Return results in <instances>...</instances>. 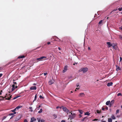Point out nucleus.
I'll return each mask as SVG.
<instances>
[{
    "label": "nucleus",
    "instance_id": "nucleus-48",
    "mask_svg": "<svg viewBox=\"0 0 122 122\" xmlns=\"http://www.w3.org/2000/svg\"><path fill=\"white\" fill-rule=\"evenodd\" d=\"M119 29L120 30H122V26H121V27L119 28Z\"/></svg>",
    "mask_w": 122,
    "mask_h": 122
},
{
    "label": "nucleus",
    "instance_id": "nucleus-10",
    "mask_svg": "<svg viewBox=\"0 0 122 122\" xmlns=\"http://www.w3.org/2000/svg\"><path fill=\"white\" fill-rule=\"evenodd\" d=\"M85 95V94L84 93H80L79 95V97H83Z\"/></svg>",
    "mask_w": 122,
    "mask_h": 122
},
{
    "label": "nucleus",
    "instance_id": "nucleus-8",
    "mask_svg": "<svg viewBox=\"0 0 122 122\" xmlns=\"http://www.w3.org/2000/svg\"><path fill=\"white\" fill-rule=\"evenodd\" d=\"M54 82V80L53 79L51 80L49 82V85H51Z\"/></svg>",
    "mask_w": 122,
    "mask_h": 122
},
{
    "label": "nucleus",
    "instance_id": "nucleus-6",
    "mask_svg": "<svg viewBox=\"0 0 122 122\" xmlns=\"http://www.w3.org/2000/svg\"><path fill=\"white\" fill-rule=\"evenodd\" d=\"M67 65L65 66L64 68V69L63 70V72L64 73L67 70Z\"/></svg>",
    "mask_w": 122,
    "mask_h": 122
},
{
    "label": "nucleus",
    "instance_id": "nucleus-37",
    "mask_svg": "<svg viewBox=\"0 0 122 122\" xmlns=\"http://www.w3.org/2000/svg\"><path fill=\"white\" fill-rule=\"evenodd\" d=\"M38 122H40V120H41V119L40 118H38L37 119Z\"/></svg>",
    "mask_w": 122,
    "mask_h": 122
},
{
    "label": "nucleus",
    "instance_id": "nucleus-58",
    "mask_svg": "<svg viewBox=\"0 0 122 122\" xmlns=\"http://www.w3.org/2000/svg\"><path fill=\"white\" fill-rule=\"evenodd\" d=\"M47 44H48L49 45V44H51V43H50V42H48L47 43Z\"/></svg>",
    "mask_w": 122,
    "mask_h": 122
},
{
    "label": "nucleus",
    "instance_id": "nucleus-14",
    "mask_svg": "<svg viewBox=\"0 0 122 122\" xmlns=\"http://www.w3.org/2000/svg\"><path fill=\"white\" fill-rule=\"evenodd\" d=\"M113 83L112 82H110L107 83V86H110L112 85Z\"/></svg>",
    "mask_w": 122,
    "mask_h": 122
},
{
    "label": "nucleus",
    "instance_id": "nucleus-28",
    "mask_svg": "<svg viewBox=\"0 0 122 122\" xmlns=\"http://www.w3.org/2000/svg\"><path fill=\"white\" fill-rule=\"evenodd\" d=\"M119 38L121 40H122V35H118Z\"/></svg>",
    "mask_w": 122,
    "mask_h": 122
},
{
    "label": "nucleus",
    "instance_id": "nucleus-63",
    "mask_svg": "<svg viewBox=\"0 0 122 122\" xmlns=\"http://www.w3.org/2000/svg\"><path fill=\"white\" fill-rule=\"evenodd\" d=\"M6 118V117H3V119H5Z\"/></svg>",
    "mask_w": 122,
    "mask_h": 122
},
{
    "label": "nucleus",
    "instance_id": "nucleus-2",
    "mask_svg": "<svg viewBox=\"0 0 122 122\" xmlns=\"http://www.w3.org/2000/svg\"><path fill=\"white\" fill-rule=\"evenodd\" d=\"M88 69L87 67L85 68H81L79 70V72H81L82 71L83 73H84L88 71Z\"/></svg>",
    "mask_w": 122,
    "mask_h": 122
},
{
    "label": "nucleus",
    "instance_id": "nucleus-56",
    "mask_svg": "<svg viewBox=\"0 0 122 122\" xmlns=\"http://www.w3.org/2000/svg\"><path fill=\"white\" fill-rule=\"evenodd\" d=\"M61 122H66V121L65 120H63L61 121Z\"/></svg>",
    "mask_w": 122,
    "mask_h": 122
},
{
    "label": "nucleus",
    "instance_id": "nucleus-16",
    "mask_svg": "<svg viewBox=\"0 0 122 122\" xmlns=\"http://www.w3.org/2000/svg\"><path fill=\"white\" fill-rule=\"evenodd\" d=\"M6 96H5L4 98H6V99H7L8 100H10L11 97V95L9 97H8L7 98L6 97Z\"/></svg>",
    "mask_w": 122,
    "mask_h": 122
},
{
    "label": "nucleus",
    "instance_id": "nucleus-42",
    "mask_svg": "<svg viewBox=\"0 0 122 122\" xmlns=\"http://www.w3.org/2000/svg\"><path fill=\"white\" fill-rule=\"evenodd\" d=\"M13 85H14L15 86V85L16 84H17L16 83V82H13Z\"/></svg>",
    "mask_w": 122,
    "mask_h": 122
},
{
    "label": "nucleus",
    "instance_id": "nucleus-1",
    "mask_svg": "<svg viewBox=\"0 0 122 122\" xmlns=\"http://www.w3.org/2000/svg\"><path fill=\"white\" fill-rule=\"evenodd\" d=\"M70 113H71V114L70 115H69V118L68 119L70 118L71 120L76 117V114L74 112H72L71 111Z\"/></svg>",
    "mask_w": 122,
    "mask_h": 122
},
{
    "label": "nucleus",
    "instance_id": "nucleus-61",
    "mask_svg": "<svg viewBox=\"0 0 122 122\" xmlns=\"http://www.w3.org/2000/svg\"><path fill=\"white\" fill-rule=\"evenodd\" d=\"M79 89V88H76V89L75 90V91H76V89H77V90H78Z\"/></svg>",
    "mask_w": 122,
    "mask_h": 122
},
{
    "label": "nucleus",
    "instance_id": "nucleus-19",
    "mask_svg": "<svg viewBox=\"0 0 122 122\" xmlns=\"http://www.w3.org/2000/svg\"><path fill=\"white\" fill-rule=\"evenodd\" d=\"M15 86L14 85H12V91H13L15 89Z\"/></svg>",
    "mask_w": 122,
    "mask_h": 122
},
{
    "label": "nucleus",
    "instance_id": "nucleus-36",
    "mask_svg": "<svg viewBox=\"0 0 122 122\" xmlns=\"http://www.w3.org/2000/svg\"><path fill=\"white\" fill-rule=\"evenodd\" d=\"M118 10L119 11H121L122 10V7L119 8L118 9Z\"/></svg>",
    "mask_w": 122,
    "mask_h": 122
},
{
    "label": "nucleus",
    "instance_id": "nucleus-52",
    "mask_svg": "<svg viewBox=\"0 0 122 122\" xmlns=\"http://www.w3.org/2000/svg\"><path fill=\"white\" fill-rule=\"evenodd\" d=\"M105 109H106L107 110L108 109V107H107L106 106L105 107Z\"/></svg>",
    "mask_w": 122,
    "mask_h": 122
},
{
    "label": "nucleus",
    "instance_id": "nucleus-24",
    "mask_svg": "<svg viewBox=\"0 0 122 122\" xmlns=\"http://www.w3.org/2000/svg\"><path fill=\"white\" fill-rule=\"evenodd\" d=\"M16 108H15L13 110H12L10 111V112H13V113H14V112H15V111H16Z\"/></svg>",
    "mask_w": 122,
    "mask_h": 122
},
{
    "label": "nucleus",
    "instance_id": "nucleus-43",
    "mask_svg": "<svg viewBox=\"0 0 122 122\" xmlns=\"http://www.w3.org/2000/svg\"><path fill=\"white\" fill-rule=\"evenodd\" d=\"M19 97V96H17V97H14V98H13V99H15L16 98H17Z\"/></svg>",
    "mask_w": 122,
    "mask_h": 122
},
{
    "label": "nucleus",
    "instance_id": "nucleus-15",
    "mask_svg": "<svg viewBox=\"0 0 122 122\" xmlns=\"http://www.w3.org/2000/svg\"><path fill=\"white\" fill-rule=\"evenodd\" d=\"M116 67L117 68L116 69V70L117 71H118L120 70V68L117 66V65L116 66Z\"/></svg>",
    "mask_w": 122,
    "mask_h": 122
},
{
    "label": "nucleus",
    "instance_id": "nucleus-18",
    "mask_svg": "<svg viewBox=\"0 0 122 122\" xmlns=\"http://www.w3.org/2000/svg\"><path fill=\"white\" fill-rule=\"evenodd\" d=\"M90 114V113H89L88 112H86L85 114V115H89Z\"/></svg>",
    "mask_w": 122,
    "mask_h": 122
},
{
    "label": "nucleus",
    "instance_id": "nucleus-31",
    "mask_svg": "<svg viewBox=\"0 0 122 122\" xmlns=\"http://www.w3.org/2000/svg\"><path fill=\"white\" fill-rule=\"evenodd\" d=\"M87 117H84L83 119L81 121H84V120H85L86 119Z\"/></svg>",
    "mask_w": 122,
    "mask_h": 122
},
{
    "label": "nucleus",
    "instance_id": "nucleus-49",
    "mask_svg": "<svg viewBox=\"0 0 122 122\" xmlns=\"http://www.w3.org/2000/svg\"><path fill=\"white\" fill-rule=\"evenodd\" d=\"M102 110L103 111H104V110H105V108L102 107Z\"/></svg>",
    "mask_w": 122,
    "mask_h": 122
},
{
    "label": "nucleus",
    "instance_id": "nucleus-25",
    "mask_svg": "<svg viewBox=\"0 0 122 122\" xmlns=\"http://www.w3.org/2000/svg\"><path fill=\"white\" fill-rule=\"evenodd\" d=\"M37 98V95L36 94V95L35 97V99L33 101V102L35 101L36 99Z\"/></svg>",
    "mask_w": 122,
    "mask_h": 122
},
{
    "label": "nucleus",
    "instance_id": "nucleus-54",
    "mask_svg": "<svg viewBox=\"0 0 122 122\" xmlns=\"http://www.w3.org/2000/svg\"><path fill=\"white\" fill-rule=\"evenodd\" d=\"M2 92V90H1L0 91V95L1 94V92Z\"/></svg>",
    "mask_w": 122,
    "mask_h": 122
},
{
    "label": "nucleus",
    "instance_id": "nucleus-44",
    "mask_svg": "<svg viewBox=\"0 0 122 122\" xmlns=\"http://www.w3.org/2000/svg\"><path fill=\"white\" fill-rule=\"evenodd\" d=\"M101 111L100 112V111H99L98 110H97V113H99L100 112H101Z\"/></svg>",
    "mask_w": 122,
    "mask_h": 122
},
{
    "label": "nucleus",
    "instance_id": "nucleus-7",
    "mask_svg": "<svg viewBox=\"0 0 122 122\" xmlns=\"http://www.w3.org/2000/svg\"><path fill=\"white\" fill-rule=\"evenodd\" d=\"M107 44L108 45L109 47H110L111 46H112L113 45V43L111 44L110 42H107Z\"/></svg>",
    "mask_w": 122,
    "mask_h": 122
},
{
    "label": "nucleus",
    "instance_id": "nucleus-17",
    "mask_svg": "<svg viewBox=\"0 0 122 122\" xmlns=\"http://www.w3.org/2000/svg\"><path fill=\"white\" fill-rule=\"evenodd\" d=\"M25 57V56L24 55L20 56L18 57V58L20 59L21 58H23Z\"/></svg>",
    "mask_w": 122,
    "mask_h": 122
},
{
    "label": "nucleus",
    "instance_id": "nucleus-26",
    "mask_svg": "<svg viewBox=\"0 0 122 122\" xmlns=\"http://www.w3.org/2000/svg\"><path fill=\"white\" fill-rule=\"evenodd\" d=\"M42 111V109H40V110L38 111V113H41Z\"/></svg>",
    "mask_w": 122,
    "mask_h": 122
},
{
    "label": "nucleus",
    "instance_id": "nucleus-41",
    "mask_svg": "<svg viewBox=\"0 0 122 122\" xmlns=\"http://www.w3.org/2000/svg\"><path fill=\"white\" fill-rule=\"evenodd\" d=\"M98 119H95L94 120H92L93 121H98Z\"/></svg>",
    "mask_w": 122,
    "mask_h": 122
},
{
    "label": "nucleus",
    "instance_id": "nucleus-29",
    "mask_svg": "<svg viewBox=\"0 0 122 122\" xmlns=\"http://www.w3.org/2000/svg\"><path fill=\"white\" fill-rule=\"evenodd\" d=\"M22 106H18V107H16V109H18L19 108H20L22 107Z\"/></svg>",
    "mask_w": 122,
    "mask_h": 122
},
{
    "label": "nucleus",
    "instance_id": "nucleus-22",
    "mask_svg": "<svg viewBox=\"0 0 122 122\" xmlns=\"http://www.w3.org/2000/svg\"><path fill=\"white\" fill-rule=\"evenodd\" d=\"M78 111L81 114H82L83 111L82 110H79Z\"/></svg>",
    "mask_w": 122,
    "mask_h": 122
},
{
    "label": "nucleus",
    "instance_id": "nucleus-62",
    "mask_svg": "<svg viewBox=\"0 0 122 122\" xmlns=\"http://www.w3.org/2000/svg\"><path fill=\"white\" fill-rule=\"evenodd\" d=\"M59 107H60L59 106H57V107H56V108L57 109H58V108H59Z\"/></svg>",
    "mask_w": 122,
    "mask_h": 122
},
{
    "label": "nucleus",
    "instance_id": "nucleus-32",
    "mask_svg": "<svg viewBox=\"0 0 122 122\" xmlns=\"http://www.w3.org/2000/svg\"><path fill=\"white\" fill-rule=\"evenodd\" d=\"M117 9H114L110 13L112 14L113 11H117Z\"/></svg>",
    "mask_w": 122,
    "mask_h": 122
},
{
    "label": "nucleus",
    "instance_id": "nucleus-60",
    "mask_svg": "<svg viewBox=\"0 0 122 122\" xmlns=\"http://www.w3.org/2000/svg\"><path fill=\"white\" fill-rule=\"evenodd\" d=\"M112 105V104L110 103V106H109L110 107H111Z\"/></svg>",
    "mask_w": 122,
    "mask_h": 122
},
{
    "label": "nucleus",
    "instance_id": "nucleus-40",
    "mask_svg": "<svg viewBox=\"0 0 122 122\" xmlns=\"http://www.w3.org/2000/svg\"><path fill=\"white\" fill-rule=\"evenodd\" d=\"M121 95H122L120 93H118L117 95L118 96H121Z\"/></svg>",
    "mask_w": 122,
    "mask_h": 122
},
{
    "label": "nucleus",
    "instance_id": "nucleus-45",
    "mask_svg": "<svg viewBox=\"0 0 122 122\" xmlns=\"http://www.w3.org/2000/svg\"><path fill=\"white\" fill-rule=\"evenodd\" d=\"M41 122H45V120L43 119H42L41 120Z\"/></svg>",
    "mask_w": 122,
    "mask_h": 122
},
{
    "label": "nucleus",
    "instance_id": "nucleus-39",
    "mask_svg": "<svg viewBox=\"0 0 122 122\" xmlns=\"http://www.w3.org/2000/svg\"><path fill=\"white\" fill-rule=\"evenodd\" d=\"M39 98L40 99H43V97L41 95L39 96Z\"/></svg>",
    "mask_w": 122,
    "mask_h": 122
},
{
    "label": "nucleus",
    "instance_id": "nucleus-46",
    "mask_svg": "<svg viewBox=\"0 0 122 122\" xmlns=\"http://www.w3.org/2000/svg\"><path fill=\"white\" fill-rule=\"evenodd\" d=\"M24 122H28V121L26 119H25L24 120Z\"/></svg>",
    "mask_w": 122,
    "mask_h": 122
},
{
    "label": "nucleus",
    "instance_id": "nucleus-55",
    "mask_svg": "<svg viewBox=\"0 0 122 122\" xmlns=\"http://www.w3.org/2000/svg\"><path fill=\"white\" fill-rule=\"evenodd\" d=\"M14 116H12L11 117V118H10V119H11L12 118H13V117H14Z\"/></svg>",
    "mask_w": 122,
    "mask_h": 122
},
{
    "label": "nucleus",
    "instance_id": "nucleus-20",
    "mask_svg": "<svg viewBox=\"0 0 122 122\" xmlns=\"http://www.w3.org/2000/svg\"><path fill=\"white\" fill-rule=\"evenodd\" d=\"M110 103V101H107L106 102V104L107 105H109V104Z\"/></svg>",
    "mask_w": 122,
    "mask_h": 122
},
{
    "label": "nucleus",
    "instance_id": "nucleus-4",
    "mask_svg": "<svg viewBox=\"0 0 122 122\" xmlns=\"http://www.w3.org/2000/svg\"><path fill=\"white\" fill-rule=\"evenodd\" d=\"M63 110L65 112L67 113V114H68V113L69 114L71 113V112H70V111L67 109L65 107H63Z\"/></svg>",
    "mask_w": 122,
    "mask_h": 122
},
{
    "label": "nucleus",
    "instance_id": "nucleus-27",
    "mask_svg": "<svg viewBox=\"0 0 122 122\" xmlns=\"http://www.w3.org/2000/svg\"><path fill=\"white\" fill-rule=\"evenodd\" d=\"M114 100H112L111 102L110 103L111 104H113L114 103Z\"/></svg>",
    "mask_w": 122,
    "mask_h": 122
},
{
    "label": "nucleus",
    "instance_id": "nucleus-21",
    "mask_svg": "<svg viewBox=\"0 0 122 122\" xmlns=\"http://www.w3.org/2000/svg\"><path fill=\"white\" fill-rule=\"evenodd\" d=\"M16 113V112H14L13 113H12L9 114V116H11L14 115V114H15Z\"/></svg>",
    "mask_w": 122,
    "mask_h": 122
},
{
    "label": "nucleus",
    "instance_id": "nucleus-13",
    "mask_svg": "<svg viewBox=\"0 0 122 122\" xmlns=\"http://www.w3.org/2000/svg\"><path fill=\"white\" fill-rule=\"evenodd\" d=\"M103 21V20H100L98 23L99 24V25H102L103 24L102 22Z\"/></svg>",
    "mask_w": 122,
    "mask_h": 122
},
{
    "label": "nucleus",
    "instance_id": "nucleus-47",
    "mask_svg": "<svg viewBox=\"0 0 122 122\" xmlns=\"http://www.w3.org/2000/svg\"><path fill=\"white\" fill-rule=\"evenodd\" d=\"M43 74H44V76H46V74H47V72L44 73H43Z\"/></svg>",
    "mask_w": 122,
    "mask_h": 122
},
{
    "label": "nucleus",
    "instance_id": "nucleus-3",
    "mask_svg": "<svg viewBox=\"0 0 122 122\" xmlns=\"http://www.w3.org/2000/svg\"><path fill=\"white\" fill-rule=\"evenodd\" d=\"M46 59H47V57L45 56H42L36 59V60L38 61H37V62H38V61H42Z\"/></svg>",
    "mask_w": 122,
    "mask_h": 122
},
{
    "label": "nucleus",
    "instance_id": "nucleus-11",
    "mask_svg": "<svg viewBox=\"0 0 122 122\" xmlns=\"http://www.w3.org/2000/svg\"><path fill=\"white\" fill-rule=\"evenodd\" d=\"M36 86H32L30 87V90H36Z\"/></svg>",
    "mask_w": 122,
    "mask_h": 122
},
{
    "label": "nucleus",
    "instance_id": "nucleus-35",
    "mask_svg": "<svg viewBox=\"0 0 122 122\" xmlns=\"http://www.w3.org/2000/svg\"><path fill=\"white\" fill-rule=\"evenodd\" d=\"M53 115L54 117V118H55L57 117V116L56 115L54 114H53Z\"/></svg>",
    "mask_w": 122,
    "mask_h": 122
},
{
    "label": "nucleus",
    "instance_id": "nucleus-9",
    "mask_svg": "<svg viewBox=\"0 0 122 122\" xmlns=\"http://www.w3.org/2000/svg\"><path fill=\"white\" fill-rule=\"evenodd\" d=\"M53 39H57L58 40H55V41H61L60 39H59L56 36H54V37H53Z\"/></svg>",
    "mask_w": 122,
    "mask_h": 122
},
{
    "label": "nucleus",
    "instance_id": "nucleus-33",
    "mask_svg": "<svg viewBox=\"0 0 122 122\" xmlns=\"http://www.w3.org/2000/svg\"><path fill=\"white\" fill-rule=\"evenodd\" d=\"M119 112V109H117V110L116 112V114H117V113H118Z\"/></svg>",
    "mask_w": 122,
    "mask_h": 122
},
{
    "label": "nucleus",
    "instance_id": "nucleus-50",
    "mask_svg": "<svg viewBox=\"0 0 122 122\" xmlns=\"http://www.w3.org/2000/svg\"><path fill=\"white\" fill-rule=\"evenodd\" d=\"M88 50H91V49L89 47H88Z\"/></svg>",
    "mask_w": 122,
    "mask_h": 122
},
{
    "label": "nucleus",
    "instance_id": "nucleus-51",
    "mask_svg": "<svg viewBox=\"0 0 122 122\" xmlns=\"http://www.w3.org/2000/svg\"><path fill=\"white\" fill-rule=\"evenodd\" d=\"M2 75L3 74H0V78L2 76Z\"/></svg>",
    "mask_w": 122,
    "mask_h": 122
},
{
    "label": "nucleus",
    "instance_id": "nucleus-5",
    "mask_svg": "<svg viewBox=\"0 0 122 122\" xmlns=\"http://www.w3.org/2000/svg\"><path fill=\"white\" fill-rule=\"evenodd\" d=\"M112 47L115 50H116L117 49V47L116 44L113 43V45Z\"/></svg>",
    "mask_w": 122,
    "mask_h": 122
},
{
    "label": "nucleus",
    "instance_id": "nucleus-34",
    "mask_svg": "<svg viewBox=\"0 0 122 122\" xmlns=\"http://www.w3.org/2000/svg\"><path fill=\"white\" fill-rule=\"evenodd\" d=\"M29 108L30 109V111L32 112L33 110L32 109V107H29Z\"/></svg>",
    "mask_w": 122,
    "mask_h": 122
},
{
    "label": "nucleus",
    "instance_id": "nucleus-30",
    "mask_svg": "<svg viewBox=\"0 0 122 122\" xmlns=\"http://www.w3.org/2000/svg\"><path fill=\"white\" fill-rule=\"evenodd\" d=\"M111 117L113 119H115V117L113 115Z\"/></svg>",
    "mask_w": 122,
    "mask_h": 122
},
{
    "label": "nucleus",
    "instance_id": "nucleus-64",
    "mask_svg": "<svg viewBox=\"0 0 122 122\" xmlns=\"http://www.w3.org/2000/svg\"><path fill=\"white\" fill-rule=\"evenodd\" d=\"M58 49H59V50H61V49L60 48V47H59L58 48Z\"/></svg>",
    "mask_w": 122,
    "mask_h": 122
},
{
    "label": "nucleus",
    "instance_id": "nucleus-57",
    "mask_svg": "<svg viewBox=\"0 0 122 122\" xmlns=\"http://www.w3.org/2000/svg\"><path fill=\"white\" fill-rule=\"evenodd\" d=\"M77 63H76V62H75V63H73V65H75V64H77Z\"/></svg>",
    "mask_w": 122,
    "mask_h": 122
},
{
    "label": "nucleus",
    "instance_id": "nucleus-38",
    "mask_svg": "<svg viewBox=\"0 0 122 122\" xmlns=\"http://www.w3.org/2000/svg\"><path fill=\"white\" fill-rule=\"evenodd\" d=\"M0 97H2V99H0V100H2L4 98V97H3L2 96H0Z\"/></svg>",
    "mask_w": 122,
    "mask_h": 122
},
{
    "label": "nucleus",
    "instance_id": "nucleus-59",
    "mask_svg": "<svg viewBox=\"0 0 122 122\" xmlns=\"http://www.w3.org/2000/svg\"><path fill=\"white\" fill-rule=\"evenodd\" d=\"M64 107L63 106H61L60 107V108H62L63 109V107Z\"/></svg>",
    "mask_w": 122,
    "mask_h": 122
},
{
    "label": "nucleus",
    "instance_id": "nucleus-53",
    "mask_svg": "<svg viewBox=\"0 0 122 122\" xmlns=\"http://www.w3.org/2000/svg\"><path fill=\"white\" fill-rule=\"evenodd\" d=\"M79 117L80 118L82 117V116L81 115V114H79Z\"/></svg>",
    "mask_w": 122,
    "mask_h": 122
},
{
    "label": "nucleus",
    "instance_id": "nucleus-12",
    "mask_svg": "<svg viewBox=\"0 0 122 122\" xmlns=\"http://www.w3.org/2000/svg\"><path fill=\"white\" fill-rule=\"evenodd\" d=\"M36 119L34 117H32L31 118L30 122H33L34 121H36Z\"/></svg>",
    "mask_w": 122,
    "mask_h": 122
},
{
    "label": "nucleus",
    "instance_id": "nucleus-23",
    "mask_svg": "<svg viewBox=\"0 0 122 122\" xmlns=\"http://www.w3.org/2000/svg\"><path fill=\"white\" fill-rule=\"evenodd\" d=\"M108 122H112V120L111 118H109L108 120Z\"/></svg>",
    "mask_w": 122,
    "mask_h": 122
}]
</instances>
